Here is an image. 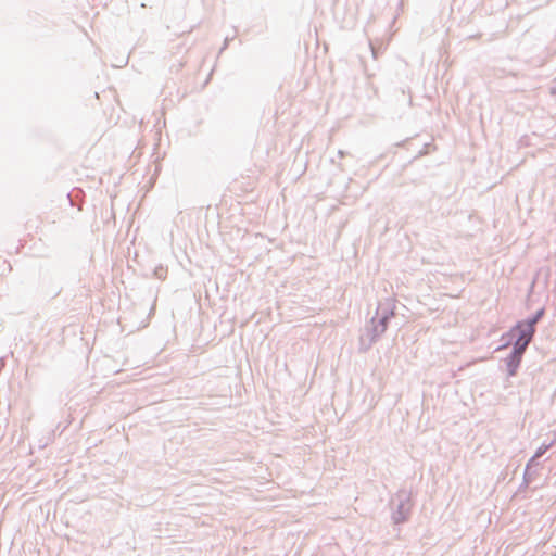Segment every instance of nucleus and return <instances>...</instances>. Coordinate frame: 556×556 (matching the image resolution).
Returning <instances> with one entry per match:
<instances>
[{"mask_svg": "<svg viewBox=\"0 0 556 556\" xmlns=\"http://www.w3.org/2000/svg\"><path fill=\"white\" fill-rule=\"evenodd\" d=\"M541 315L542 312L538 313V315L533 319L518 324L516 328L513 330V332L518 336L515 342L516 354L521 355L526 350L527 345L529 344L533 337L534 325L536 324Z\"/></svg>", "mask_w": 556, "mask_h": 556, "instance_id": "f257e3e1", "label": "nucleus"}, {"mask_svg": "<svg viewBox=\"0 0 556 556\" xmlns=\"http://www.w3.org/2000/svg\"><path fill=\"white\" fill-rule=\"evenodd\" d=\"M229 40L230 39L228 37L225 38L224 45H223V47L220 48V51H219L220 53L227 48Z\"/></svg>", "mask_w": 556, "mask_h": 556, "instance_id": "f03ea898", "label": "nucleus"}, {"mask_svg": "<svg viewBox=\"0 0 556 556\" xmlns=\"http://www.w3.org/2000/svg\"><path fill=\"white\" fill-rule=\"evenodd\" d=\"M155 275H157V277H161L160 275H162V271L155 270Z\"/></svg>", "mask_w": 556, "mask_h": 556, "instance_id": "7ed1b4c3", "label": "nucleus"}, {"mask_svg": "<svg viewBox=\"0 0 556 556\" xmlns=\"http://www.w3.org/2000/svg\"><path fill=\"white\" fill-rule=\"evenodd\" d=\"M155 275H157V277H161L160 275H162V271L155 270Z\"/></svg>", "mask_w": 556, "mask_h": 556, "instance_id": "20e7f679", "label": "nucleus"}]
</instances>
